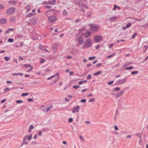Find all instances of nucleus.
<instances>
[{
    "label": "nucleus",
    "instance_id": "nucleus-1",
    "mask_svg": "<svg viewBox=\"0 0 148 148\" xmlns=\"http://www.w3.org/2000/svg\"><path fill=\"white\" fill-rule=\"evenodd\" d=\"M75 4L80 7L84 6L86 9L88 8V6L86 5L87 1L86 0H79L74 1Z\"/></svg>",
    "mask_w": 148,
    "mask_h": 148
},
{
    "label": "nucleus",
    "instance_id": "nucleus-2",
    "mask_svg": "<svg viewBox=\"0 0 148 148\" xmlns=\"http://www.w3.org/2000/svg\"><path fill=\"white\" fill-rule=\"evenodd\" d=\"M92 46V41L90 39H87L84 42L83 46V48H86L88 47H90Z\"/></svg>",
    "mask_w": 148,
    "mask_h": 148
},
{
    "label": "nucleus",
    "instance_id": "nucleus-3",
    "mask_svg": "<svg viewBox=\"0 0 148 148\" xmlns=\"http://www.w3.org/2000/svg\"><path fill=\"white\" fill-rule=\"evenodd\" d=\"M90 29L93 32H95L96 31L99 30V27L98 25H90Z\"/></svg>",
    "mask_w": 148,
    "mask_h": 148
},
{
    "label": "nucleus",
    "instance_id": "nucleus-4",
    "mask_svg": "<svg viewBox=\"0 0 148 148\" xmlns=\"http://www.w3.org/2000/svg\"><path fill=\"white\" fill-rule=\"evenodd\" d=\"M94 40L96 43H98L102 40V37L100 36H97L94 38Z\"/></svg>",
    "mask_w": 148,
    "mask_h": 148
},
{
    "label": "nucleus",
    "instance_id": "nucleus-5",
    "mask_svg": "<svg viewBox=\"0 0 148 148\" xmlns=\"http://www.w3.org/2000/svg\"><path fill=\"white\" fill-rule=\"evenodd\" d=\"M79 105H77L76 107H74L73 108L72 112L73 113H78L79 112Z\"/></svg>",
    "mask_w": 148,
    "mask_h": 148
},
{
    "label": "nucleus",
    "instance_id": "nucleus-6",
    "mask_svg": "<svg viewBox=\"0 0 148 148\" xmlns=\"http://www.w3.org/2000/svg\"><path fill=\"white\" fill-rule=\"evenodd\" d=\"M127 78H125L123 79H119V80L117 82V83H116V84H124L125 83V82L127 80Z\"/></svg>",
    "mask_w": 148,
    "mask_h": 148
},
{
    "label": "nucleus",
    "instance_id": "nucleus-7",
    "mask_svg": "<svg viewBox=\"0 0 148 148\" xmlns=\"http://www.w3.org/2000/svg\"><path fill=\"white\" fill-rule=\"evenodd\" d=\"M48 19L50 23L54 22L56 20V18L55 16H51L49 17Z\"/></svg>",
    "mask_w": 148,
    "mask_h": 148
},
{
    "label": "nucleus",
    "instance_id": "nucleus-8",
    "mask_svg": "<svg viewBox=\"0 0 148 148\" xmlns=\"http://www.w3.org/2000/svg\"><path fill=\"white\" fill-rule=\"evenodd\" d=\"M15 10V9L14 8H11L8 10L6 12V13L8 14H11L14 12Z\"/></svg>",
    "mask_w": 148,
    "mask_h": 148
},
{
    "label": "nucleus",
    "instance_id": "nucleus-9",
    "mask_svg": "<svg viewBox=\"0 0 148 148\" xmlns=\"http://www.w3.org/2000/svg\"><path fill=\"white\" fill-rule=\"evenodd\" d=\"M77 40L80 44L82 45L83 42V40L82 36H79L77 39Z\"/></svg>",
    "mask_w": 148,
    "mask_h": 148
},
{
    "label": "nucleus",
    "instance_id": "nucleus-10",
    "mask_svg": "<svg viewBox=\"0 0 148 148\" xmlns=\"http://www.w3.org/2000/svg\"><path fill=\"white\" fill-rule=\"evenodd\" d=\"M58 47L57 44H55L53 45L52 47V49L54 51H56L57 48Z\"/></svg>",
    "mask_w": 148,
    "mask_h": 148
},
{
    "label": "nucleus",
    "instance_id": "nucleus-11",
    "mask_svg": "<svg viewBox=\"0 0 148 148\" xmlns=\"http://www.w3.org/2000/svg\"><path fill=\"white\" fill-rule=\"evenodd\" d=\"M91 32L89 31H87L84 34V36L86 38H88L91 35Z\"/></svg>",
    "mask_w": 148,
    "mask_h": 148
},
{
    "label": "nucleus",
    "instance_id": "nucleus-12",
    "mask_svg": "<svg viewBox=\"0 0 148 148\" xmlns=\"http://www.w3.org/2000/svg\"><path fill=\"white\" fill-rule=\"evenodd\" d=\"M123 93V91H120L119 92L116 93V96L117 98L119 97H120Z\"/></svg>",
    "mask_w": 148,
    "mask_h": 148
},
{
    "label": "nucleus",
    "instance_id": "nucleus-13",
    "mask_svg": "<svg viewBox=\"0 0 148 148\" xmlns=\"http://www.w3.org/2000/svg\"><path fill=\"white\" fill-rule=\"evenodd\" d=\"M56 0H52L47 2V3L50 5H54L56 3Z\"/></svg>",
    "mask_w": 148,
    "mask_h": 148
},
{
    "label": "nucleus",
    "instance_id": "nucleus-14",
    "mask_svg": "<svg viewBox=\"0 0 148 148\" xmlns=\"http://www.w3.org/2000/svg\"><path fill=\"white\" fill-rule=\"evenodd\" d=\"M6 21V19L5 18H3L0 20V23L2 24H4Z\"/></svg>",
    "mask_w": 148,
    "mask_h": 148
},
{
    "label": "nucleus",
    "instance_id": "nucleus-15",
    "mask_svg": "<svg viewBox=\"0 0 148 148\" xmlns=\"http://www.w3.org/2000/svg\"><path fill=\"white\" fill-rule=\"evenodd\" d=\"M27 136H25V137H24V138H23V143L22 144V145H23V144H25L26 145H27V144L28 142H27V141H26V140L27 139Z\"/></svg>",
    "mask_w": 148,
    "mask_h": 148
},
{
    "label": "nucleus",
    "instance_id": "nucleus-16",
    "mask_svg": "<svg viewBox=\"0 0 148 148\" xmlns=\"http://www.w3.org/2000/svg\"><path fill=\"white\" fill-rule=\"evenodd\" d=\"M14 29L13 28H9L5 31V33L7 34L9 33L11 31H14Z\"/></svg>",
    "mask_w": 148,
    "mask_h": 148
},
{
    "label": "nucleus",
    "instance_id": "nucleus-17",
    "mask_svg": "<svg viewBox=\"0 0 148 148\" xmlns=\"http://www.w3.org/2000/svg\"><path fill=\"white\" fill-rule=\"evenodd\" d=\"M117 18V17L115 16H112L110 17L109 18V20L110 21H112L113 20L116 19Z\"/></svg>",
    "mask_w": 148,
    "mask_h": 148
},
{
    "label": "nucleus",
    "instance_id": "nucleus-18",
    "mask_svg": "<svg viewBox=\"0 0 148 148\" xmlns=\"http://www.w3.org/2000/svg\"><path fill=\"white\" fill-rule=\"evenodd\" d=\"M35 14L32 13L31 12V13H30L29 14H27L26 15V17L27 18H29L30 17L33 16Z\"/></svg>",
    "mask_w": 148,
    "mask_h": 148
},
{
    "label": "nucleus",
    "instance_id": "nucleus-19",
    "mask_svg": "<svg viewBox=\"0 0 148 148\" xmlns=\"http://www.w3.org/2000/svg\"><path fill=\"white\" fill-rule=\"evenodd\" d=\"M62 14L64 16H67L68 13L66 10H64L63 11Z\"/></svg>",
    "mask_w": 148,
    "mask_h": 148
},
{
    "label": "nucleus",
    "instance_id": "nucleus-20",
    "mask_svg": "<svg viewBox=\"0 0 148 148\" xmlns=\"http://www.w3.org/2000/svg\"><path fill=\"white\" fill-rule=\"evenodd\" d=\"M79 137L80 140L82 142H84L85 141V139L84 137L82 135H79Z\"/></svg>",
    "mask_w": 148,
    "mask_h": 148
},
{
    "label": "nucleus",
    "instance_id": "nucleus-21",
    "mask_svg": "<svg viewBox=\"0 0 148 148\" xmlns=\"http://www.w3.org/2000/svg\"><path fill=\"white\" fill-rule=\"evenodd\" d=\"M8 3L9 4L14 5L16 3V2L14 1H8Z\"/></svg>",
    "mask_w": 148,
    "mask_h": 148
},
{
    "label": "nucleus",
    "instance_id": "nucleus-22",
    "mask_svg": "<svg viewBox=\"0 0 148 148\" xmlns=\"http://www.w3.org/2000/svg\"><path fill=\"white\" fill-rule=\"evenodd\" d=\"M30 6L29 5H27L26 6V9L27 10V12H28L30 10Z\"/></svg>",
    "mask_w": 148,
    "mask_h": 148
},
{
    "label": "nucleus",
    "instance_id": "nucleus-23",
    "mask_svg": "<svg viewBox=\"0 0 148 148\" xmlns=\"http://www.w3.org/2000/svg\"><path fill=\"white\" fill-rule=\"evenodd\" d=\"M101 73V71H99L96 73H94L93 74L95 75H100Z\"/></svg>",
    "mask_w": 148,
    "mask_h": 148
},
{
    "label": "nucleus",
    "instance_id": "nucleus-24",
    "mask_svg": "<svg viewBox=\"0 0 148 148\" xmlns=\"http://www.w3.org/2000/svg\"><path fill=\"white\" fill-rule=\"evenodd\" d=\"M136 135L139 138H140L142 136V134H141L140 133H137L136 134Z\"/></svg>",
    "mask_w": 148,
    "mask_h": 148
},
{
    "label": "nucleus",
    "instance_id": "nucleus-25",
    "mask_svg": "<svg viewBox=\"0 0 148 148\" xmlns=\"http://www.w3.org/2000/svg\"><path fill=\"white\" fill-rule=\"evenodd\" d=\"M42 46H39V48L41 50H42L48 52V50L47 49H42Z\"/></svg>",
    "mask_w": 148,
    "mask_h": 148
},
{
    "label": "nucleus",
    "instance_id": "nucleus-26",
    "mask_svg": "<svg viewBox=\"0 0 148 148\" xmlns=\"http://www.w3.org/2000/svg\"><path fill=\"white\" fill-rule=\"evenodd\" d=\"M20 75L21 76H23V74L22 73H13L12 74V75Z\"/></svg>",
    "mask_w": 148,
    "mask_h": 148
},
{
    "label": "nucleus",
    "instance_id": "nucleus-27",
    "mask_svg": "<svg viewBox=\"0 0 148 148\" xmlns=\"http://www.w3.org/2000/svg\"><path fill=\"white\" fill-rule=\"evenodd\" d=\"M58 74V73H57L56 74H55V75H53V76H51L50 77H49L47 78V79L48 80H49L50 79L53 78V77H55Z\"/></svg>",
    "mask_w": 148,
    "mask_h": 148
},
{
    "label": "nucleus",
    "instance_id": "nucleus-28",
    "mask_svg": "<svg viewBox=\"0 0 148 148\" xmlns=\"http://www.w3.org/2000/svg\"><path fill=\"white\" fill-rule=\"evenodd\" d=\"M86 80H84V81H80L79 82L78 84L79 85H81L83 83H86Z\"/></svg>",
    "mask_w": 148,
    "mask_h": 148
},
{
    "label": "nucleus",
    "instance_id": "nucleus-29",
    "mask_svg": "<svg viewBox=\"0 0 148 148\" xmlns=\"http://www.w3.org/2000/svg\"><path fill=\"white\" fill-rule=\"evenodd\" d=\"M132 63H131L126 62L123 65V67H124L125 66H128L130 64Z\"/></svg>",
    "mask_w": 148,
    "mask_h": 148
},
{
    "label": "nucleus",
    "instance_id": "nucleus-30",
    "mask_svg": "<svg viewBox=\"0 0 148 148\" xmlns=\"http://www.w3.org/2000/svg\"><path fill=\"white\" fill-rule=\"evenodd\" d=\"M115 55V53H113L110 55L108 56H107L106 58H109L112 57L114 56Z\"/></svg>",
    "mask_w": 148,
    "mask_h": 148
},
{
    "label": "nucleus",
    "instance_id": "nucleus-31",
    "mask_svg": "<svg viewBox=\"0 0 148 148\" xmlns=\"http://www.w3.org/2000/svg\"><path fill=\"white\" fill-rule=\"evenodd\" d=\"M120 89L119 87H116L114 89V91L115 92L117 91Z\"/></svg>",
    "mask_w": 148,
    "mask_h": 148
},
{
    "label": "nucleus",
    "instance_id": "nucleus-32",
    "mask_svg": "<svg viewBox=\"0 0 148 148\" xmlns=\"http://www.w3.org/2000/svg\"><path fill=\"white\" fill-rule=\"evenodd\" d=\"M138 73V71H132L131 72V74L132 75H134L135 74H137Z\"/></svg>",
    "mask_w": 148,
    "mask_h": 148
},
{
    "label": "nucleus",
    "instance_id": "nucleus-33",
    "mask_svg": "<svg viewBox=\"0 0 148 148\" xmlns=\"http://www.w3.org/2000/svg\"><path fill=\"white\" fill-rule=\"evenodd\" d=\"M134 67L133 66H130L129 67H127L126 68V70H131Z\"/></svg>",
    "mask_w": 148,
    "mask_h": 148
},
{
    "label": "nucleus",
    "instance_id": "nucleus-34",
    "mask_svg": "<svg viewBox=\"0 0 148 148\" xmlns=\"http://www.w3.org/2000/svg\"><path fill=\"white\" fill-rule=\"evenodd\" d=\"M24 66L26 67H31V66H32L29 64H25L24 65Z\"/></svg>",
    "mask_w": 148,
    "mask_h": 148
},
{
    "label": "nucleus",
    "instance_id": "nucleus-35",
    "mask_svg": "<svg viewBox=\"0 0 148 148\" xmlns=\"http://www.w3.org/2000/svg\"><path fill=\"white\" fill-rule=\"evenodd\" d=\"M32 138V135L30 134L29 136L28 137V139L29 140H30Z\"/></svg>",
    "mask_w": 148,
    "mask_h": 148
},
{
    "label": "nucleus",
    "instance_id": "nucleus-36",
    "mask_svg": "<svg viewBox=\"0 0 148 148\" xmlns=\"http://www.w3.org/2000/svg\"><path fill=\"white\" fill-rule=\"evenodd\" d=\"M131 23H129L126 24V27L127 28H128L131 26Z\"/></svg>",
    "mask_w": 148,
    "mask_h": 148
},
{
    "label": "nucleus",
    "instance_id": "nucleus-37",
    "mask_svg": "<svg viewBox=\"0 0 148 148\" xmlns=\"http://www.w3.org/2000/svg\"><path fill=\"white\" fill-rule=\"evenodd\" d=\"M8 41L10 42H13V39L12 38H9L8 39Z\"/></svg>",
    "mask_w": 148,
    "mask_h": 148
},
{
    "label": "nucleus",
    "instance_id": "nucleus-38",
    "mask_svg": "<svg viewBox=\"0 0 148 148\" xmlns=\"http://www.w3.org/2000/svg\"><path fill=\"white\" fill-rule=\"evenodd\" d=\"M4 59L6 61H7L10 60V58L9 57L5 56L4 57Z\"/></svg>",
    "mask_w": 148,
    "mask_h": 148
},
{
    "label": "nucleus",
    "instance_id": "nucleus-39",
    "mask_svg": "<svg viewBox=\"0 0 148 148\" xmlns=\"http://www.w3.org/2000/svg\"><path fill=\"white\" fill-rule=\"evenodd\" d=\"M73 87L75 89H77V88L80 87V86H79L74 85L73 86Z\"/></svg>",
    "mask_w": 148,
    "mask_h": 148
},
{
    "label": "nucleus",
    "instance_id": "nucleus-40",
    "mask_svg": "<svg viewBox=\"0 0 148 148\" xmlns=\"http://www.w3.org/2000/svg\"><path fill=\"white\" fill-rule=\"evenodd\" d=\"M29 95V93H23L21 95V96H27V95Z\"/></svg>",
    "mask_w": 148,
    "mask_h": 148
},
{
    "label": "nucleus",
    "instance_id": "nucleus-41",
    "mask_svg": "<svg viewBox=\"0 0 148 148\" xmlns=\"http://www.w3.org/2000/svg\"><path fill=\"white\" fill-rule=\"evenodd\" d=\"M23 101L22 100H17L16 102L17 103H23Z\"/></svg>",
    "mask_w": 148,
    "mask_h": 148
},
{
    "label": "nucleus",
    "instance_id": "nucleus-42",
    "mask_svg": "<svg viewBox=\"0 0 148 148\" xmlns=\"http://www.w3.org/2000/svg\"><path fill=\"white\" fill-rule=\"evenodd\" d=\"M10 21L12 22H14L15 21V18L14 17H12L10 18Z\"/></svg>",
    "mask_w": 148,
    "mask_h": 148
},
{
    "label": "nucleus",
    "instance_id": "nucleus-43",
    "mask_svg": "<svg viewBox=\"0 0 148 148\" xmlns=\"http://www.w3.org/2000/svg\"><path fill=\"white\" fill-rule=\"evenodd\" d=\"M95 99L94 98L90 99L89 101V102H93L95 101Z\"/></svg>",
    "mask_w": 148,
    "mask_h": 148
},
{
    "label": "nucleus",
    "instance_id": "nucleus-44",
    "mask_svg": "<svg viewBox=\"0 0 148 148\" xmlns=\"http://www.w3.org/2000/svg\"><path fill=\"white\" fill-rule=\"evenodd\" d=\"M42 132L41 130H39L38 131V135L40 136L42 135Z\"/></svg>",
    "mask_w": 148,
    "mask_h": 148
},
{
    "label": "nucleus",
    "instance_id": "nucleus-45",
    "mask_svg": "<svg viewBox=\"0 0 148 148\" xmlns=\"http://www.w3.org/2000/svg\"><path fill=\"white\" fill-rule=\"evenodd\" d=\"M45 61V60L44 59H42L40 61V63L42 64L44 63Z\"/></svg>",
    "mask_w": 148,
    "mask_h": 148
},
{
    "label": "nucleus",
    "instance_id": "nucleus-46",
    "mask_svg": "<svg viewBox=\"0 0 148 148\" xmlns=\"http://www.w3.org/2000/svg\"><path fill=\"white\" fill-rule=\"evenodd\" d=\"M4 5L2 4H0V9H2L4 8Z\"/></svg>",
    "mask_w": 148,
    "mask_h": 148
},
{
    "label": "nucleus",
    "instance_id": "nucleus-47",
    "mask_svg": "<svg viewBox=\"0 0 148 148\" xmlns=\"http://www.w3.org/2000/svg\"><path fill=\"white\" fill-rule=\"evenodd\" d=\"M52 107H49L46 109V112H48L49 110L50 109L52 108Z\"/></svg>",
    "mask_w": 148,
    "mask_h": 148
},
{
    "label": "nucleus",
    "instance_id": "nucleus-48",
    "mask_svg": "<svg viewBox=\"0 0 148 148\" xmlns=\"http://www.w3.org/2000/svg\"><path fill=\"white\" fill-rule=\"evenodd\" d=\"M114 82L113 81H110L109 82H108V85H110L111 84H112Z\"/></svg>",
    "mask_w": 148,
    "mask_h": 148
},
{
    "label": "nucleus",
    "instance_id": "nucleus-49",
    "mask_svg": "<svg viewBox=\"0 0 148 148\" xmlns=\"http://www.w3.org/2000/svg\"><path fill=\"white\" fill-rule=\"evenodd\" d=\"M45 7L46 8H47V9H50L51 8V6H49V5H45Z\"/></svg>",
    "mask_w": 148,
    "mask_h": 148
},
{
    "label": "nucleus",
    "instance_id": "nucleus-50",
    "mask_svg": "<svg viewBox=\"0 0 148 148\" xmlns=\"http://www.w3.org/2000/svg\"><path fill=\"white\" fill-rule=\"evenodd\" d=\"M145 48V49L144 51V52H145L146 51L147 49V48H148V46H146V45H145L144 46L143 48Z\"/></svg>",
    "mask_w": 148,
    "mask_h": 148
},
{
    "label": "nucleus",
    "instance_id": "nucleus-51",
    "mask_svg": "<svg viewBox=\"0 0 148 148\" xmlns=\"http://www.w3.org/2000/svg\"><path fill=\"white\" fill-rule=\"evenodd\" d=\"M91 75L89 74L88 75V76L87 77V79H90V78H91Z\"/></svg>",
    "mask_w": 148,
    "mask_h": 148
},
{
    "label": "nucleus",
    "instance_id": "nucleus-52",
    "mask_svg": "<svg viewBox=\"0 0 148 148\" xmlns=\"http://www.w3.org/2000/svg\"><path fill=\"white\" fill-rule=\"evenodd\" d=\"M27 100L29 102H31V101H33V99L32 98H28V99H27Z\"/></svg>",
    "mask_w": 148,
    "mask_h": 148
},
{
    "label": "nucleus",
    "instance_id": "nucleus-53",
    "mask_svg": "<svg viewBox=\"0 0 148 148\" xmlns=\"http://www.w3.org/2000/svg\"><path fill=\"white\" fill-rule=\"evenodd\" d=\"M114 129L116 130H117L119 129L117 125H115L114 126Z\"/></svg>",
    "mask_w": 148,
    "mask_h": 148
},
{
    "label": "nucleus",
    "instance_id": "nucleus-54",
    "mask_svg": "<svg viewBox=\"0 0 148 148\" xmlns=\"http://www.w3.org/2000/svg\"><path fill=\"white\" fill-rule=\"evenodd\" d=\"M9 90L10 88L8 87L5 88L4 89V92H5L7 91V90Z\"/></svg>",
    "mask_w": 148,
    "mask_h": 148
},
{
    "label": "nucleus",
    "instance_id": "nucleus-55",
    "mask_svg": "<svg viewBox=\"0 0 148 148\" xmlns=\"http://www.w3.org/2000/svg\"><path fill=\"white\" fill-rule=\"evenodd\" d=\"M33 128L34 127H33V126L32 125H31L29 127V129H30V130H32Z\"/></svg>",
    "mask_w": 148,
    "mask_h": 148
},
{
    "label": "nucleus",
    "instance_id": "nucleus-56",
    "mask_svg": "<svg viewBox=\"0 0 148 148\" xmlns=\"http://www.w3.org/2000/svg\"><path fill=\"white\" fill-rule=\"evenodd\" d=\"M73 121V119L72 118H71L70 119H69V122H71Z\"/></svg>",
    "mask_w": 148,
    "mask_h": 148
},
{
    "label": "nucleus",
    "instance_id": "nucleus-57",
    "mask_svg": "<svg viewBox=\"0 0 148 148\" xmlns=\"http://www.w3.org/2000/svg\"><path fill=\"white\" fill-rule=\"evenodd\" d=\"M80 101L81 102H85L86 101V99H83L81 100Z\"/></svg>",
    "mask_w": 148,
    "mask_h": 148
},
{
    "label": "nucleus",
    "instance_id": "nucleus-58",
    "mask_svg": "<svg viewBox=\"0 0 148 148\" xmlns=\"http://www.w3.org/2000/svg\"><path fill=\"white\" fill-rule=\"evenodd\" d=\"M136 33H134V34L132 36V39H134L135 38V36L136 35Z\"/></svg>",
    "mask_w": 148,
    "mask_h": 148
},
{
    "label": "nucleus",
    "instance_id": "nucleus-59",
    "mask_svg": "<svg viewBox=\"0 0 148 148\" xmlns=\"http://www.w3.org/2000/svg\"><path fill=\"white\" fill-rule=\"evenodd\" d=\"M53 10H48L46 11V13H47V14L48 13H50L51 11Z\"/></svg>",
    "mask_w": 148,
    "mask_h": 148
},
{
    "label": "nucleus",
    "instance_id": "nucleus-60",
    "mask_svg": "<svg viewBox=\"0 0 148 148\" xmlns=\"http://www.w3.org/2000/svg\"><path fill=\"white\" fill-rule=\"evenodd\" d=\"M95 58V56H93L92 57H90L89 58V60H92V59H94Z\"/></svg>",
    "mask_w": 148,
    "mask_h": 148
},
{
    "label": "nucleus",
    "instance_id": "nucleus-61",
    "mask_svg": "<svg viewBox=\"0 0 148 148\" xmlns=\"http://www.w3.org/2000/svg\"><path fill=\"white\" fill-rule=\"evenodd\" d=\"M114 45L113 44H110L109 46V48H111Z\"/></svg>",
    "mask_w": 148,
    "mask_h": 148
},
{
    "label": "nucleus",
    "instance_id": "nucleus-62",
    "mask_svg": "<svg viewBox=\"0 0 148 148\" xmlns=\"http://www.w3.org/2000/svg\"><path fill=\"white\" fill-rule=\"evenodd\" d=\"M31 144L32 145H34V144H37V143L35 141H32V143H31Z\"/></svg>",
    "mask_w": 148,
    "mask_h": 148
},
{
    "label": "nucleus",
    "instance_id": "nucleus-63",
    "mask_svg": "<svg viewBox=\"0 0 148 148\" xmlns=\"http://www.w3.org/2000/svg\"><path fill=\"white\" fill-rule=\"evenodd\" d=\"M117 6L116 5H114V8L113 9L114 10H115L116 8H117Z\"/></svg>",
    "mask_w": 148,
    "mask_h": 148
},
{
    "label": "nucleus",
    "instance_id": "nucleus-64",
    "mask_svg": "<svg viewBox=\"0 0 148 148\" xmlns=\"http://www.w3.org/2000/svg\"><path fill=\"white\" fill-rule=\"evenodd\" d=\"M5 101H6V99H3V100H1V103H4Z\"/></svg>",
    "mask_w": 148,
    "mask_h": 148
}]
</instances>
